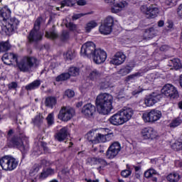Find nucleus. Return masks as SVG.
<instances>
[{
	"label": "nucleus",
	"mask_w": 182,
	"mask_h": 182,
	"mask_svg": "<svg viewBox=\"0 0 182 182\" xmlns=\"http://www.w3.org/2000/svg\"><path fill=\"white\" fill-rule=\"evenodd\" d=\"M112 103L113 96L112 95L107 93L100 94L95 100L97 112L100 114H109L113 109Z\"/></svg>",
	"instance_id": "nucleus-1"
},
{
	"label": "nucleus",
	"mask_w": 182,
	"mask_h": 182,
	"mask_svg": "<svg viewBox=\"0 0 182 182\" xmlns=\"http://www.w3.org/2000/svg\"><path fill=\"white\" fill-rule=\"evenodd\" d=\"M134 114V111L132 108L124 107L119 112L112 115L109 121L113 126H122L127 122H129L132 119Z\"/></svg>",
	"instance_id": "nucleus-2"
},
{
	"label": "nucleus",
	"mask_w": 182,
	"mask_h": 182,
	"mask_svg": "<svg viewBox=\"0 0 182 182\" xmlns=\"http://www.w3.org/2000/svg\"><path fill=\"white\" fill-rule=\"evenodd\" d=\"M19 161L14 156H5L0 159V166L5 171H12L18 167Z\"/></svg>",
	"instance_id": "nucleus-3"
},
{
	"label": "nucleus",
	"mask_w": 182,
	"mask_h": 182,
	"mask_svg": "<svg viewBox=\"0 0 182 182\" xmlns=\"http://www.w3.org/2000/svg\"><path fill=\"white\" fill-rule=\"evenodd\" d=\"M25 136L23 134H18L14 136L10 140V143H11L12 146H16L18 147L22 153H25V151H28L29 149V144L26 141H24Z\"/></svg>",
	"instance_id": "nucleus-4"
},
{
	"label": "nucleus",
	"mask_w": 182,
	"mask_h": 182,
	"mask_svg": "<svg viewBox=\"0 0 182 182\" xmlns=\"http://www.w3.org/2000/svg\"><path fill=\"white\" fill-rule=\"evenodd\" d=\"M161 112L156 109H151L149 112H144L142 114V119L145 123H154L161 119Z\"/></svg>",
	"instance_id": "nucleus-5"
},
{
	"label": "nucleus",
	"mask_w": 182,
	"mask_h": 182,
	"mask_svg": "<svg viewBox=\"0 0 182 182\" xmlns=\"http://www.w3.org/2000/svg\"><path fill=\"white\" fill-rule=\"evenodd\" d=\"M140 11L146 15L147 19H154V18H156L159 12V7L154 4H151L149 6L143 5L140 7Z\"/></svg>",
	"instance_id": "nucleus-6"
},
{
	"label": "nucleus",
	"mask_w": 182,
	"mask_h": 182,
	"mask_svg": "<svg viewBox=\"0 0 182 182\" xmlns=\"http://www.w3.org/2000/svg\"><path fill=\"white\" fill-rule=\"evenodd\" d=\"M4 25L2 31H4L6 35H9L11 33L14 32V31L18 29L19 21L15 17H10L9 19L5 21Z\"/></svg>",
	"instance_id": "nucleus-7"
},
{
	"label": "nucleus",
	"mask_w": 182,
	"mask_h": 182,
	"mask_svg": "<svg viewBox=\"0 0 182 182\" xmlns=\"http://www.w3.org/2000/svg\"><path fill=\"white\" fill-rule=\"evenodd\" d=\"M162 95L171 99H178V90L171 84H166L161 90Z\"/></svg>",
	"instance_id": "nucleus-8"
},
{
	"label": "nucleus",
	"mask_w": 182,
	"mask_h": 182,
	"mask_svg": "<svg viewBox=\"0 0 182 182\" xmlns=\"http://www.w3.org/2000/svg\"><path fill=\"white\" fill-rule=\"evenodd\" d=\"M96 45L92 41H87L81 48V54L87 56V58H92L95 51L96 50Z\"/></svg>",
	"instance_id": "nucleus-9"
},
{
	"label": "nucleus",
	"mask_w": 182,
	"mask_h": 182,
	"mask_svg": "<svg viewBox=\"0 0 182 182\" xmlns=\"http://www.w3.org/2000/svg\"><path fill=\"white\" fill-rule=\"evenodd\" d=\"M75 114V109L63 107L58 114V119L63 122H69Z\"/></svg>",
	"instance_id": "nucleus-10"
},
{
	"label": "nucleus",
	"mask_w": 182,
	"mask_h": 182,
	"mask_svg": "<svg viewBox=\"0 0 182 182\" xmlns=\"http://www.w3.org/2000/svg\"><path fill=\"white\" fill-rule=\"evenodd\" d=\"M105 4H109V5H112L111 8V12L112 14H119L121 11H123L124 8L127 6L128 4L125 1H121L119 3H116V0H104Z\"/></svg>",
	"instance_id": "nucleus-11"
},
{
	"label": "nucleus",
	"mask_w": 182,
	"mask_h": 182,
	"mask_svg": "<svg viewBox=\"0 0 182 182\" xmlns=\"http://www.w3.org/2000/svg\"><path fill=\"white\" fill-rule=\"evenodd\" d=\"M92 57L95 63L100 65V63H104L106 61V59H107V53L100 48H97Z\"/></svg>",
	"instance_id": "nucleus-12"
},
{
	"label": "nucleus",
	"mask_w": 182,
	"mask_h": 182,
	"mask_svg": "<svg viewBox=\"0 0 182 182\" xmlns=\"http://www.w3.org/2000/svg\"><path fill=\"white\" fill-rule=\"evenodd\" d=\"M121 149L120 143L117 141L112 143L106 152V157L109 159H114L120 152Z\"/></svg>",
	"instance_id": "nucleus-13"
},
{
	"label": "nucleus",
	"mask_w": 182,
	"mask_h": 182,
	"mask_svg": "<svg viewBox=\"0 0 182 182\" xmlns=\"http://www.w3.org/2000/svg\"><path fill=\"white\" fill-rule=\"evenodd\" d=\"M160 99H161V95H160L159 92H152L146 98L144 101L139 102V106H141V104H140L141 102H143L146 106H154L156 103L160 102Z\"/></svg>",
	"instance_id": "nucleus-14"
},
{
	"label": "nucleus",
	"mask_w": 182,
	"mask_h": 182,
	"mask_svg": "<svg viewBox=\"0 0 182 182\" xmlns=\"http://www.w3.org/2000/svg\"><path fill=\"white\" fill-rule=\"evenodd\" d=\"M141 134L146 140L150 139L151 140H156L159 137V133L153 127L144 128L141 130Z\"/></svg>",
	"instance_id": "nucleus-15"
},
{
	"label": "nucleus",
	"mask_w": 182,
	"mask_h": 182,
	"mask_svg": "<svg viewBox=\"0 0 182 182\" xmlns=\"http://www.w3.org/2000/svg\"><path fill=\"white\" fill-rule=\"evenodd\" d=\"M81 112L85 117H92L96 113V107L91 103L86 104L82 107Z\"/></svg>",
	"instance_id": "nucleus-16"
},
{
	"label": "nucleus",
	"mask_w": 182,
	"mask_h": 182,
	"mask_svg": "<svg viewBox=\"0 0 182 182\" xmlns=\"http://www.w3.org/2000/svg\"><path fill=\"white\" fill-rule=\"evenodd\" d=\"M124 60H126V55H124L123 52L118 51L114 55L112 59L111 60V63H112V65L119 66V65L124 63Z\"/></svg>",
	"instance_id": "nucleus-17"
},
{
	"label": "nucleus",
	"mask_w": 182,
	"mask_h": 182,
	"mask_svg": "<svg viewBox=\"0 0 182 182\" xmlns=\"http://www.w3.org/2000/svg\"><path fill=\"white\" fill-rule=\"evenodd\" d=\"M2 60L5 65H12L13 62L18 63V55L13 53H6L4 54Z\"/></svg>",
	"instance_id": "nucleus-18"
},
{
	"label": "nucleus",
	"mask_w": 182,
	"mask_h": 182,
	"mask_svg": "<svg viewBox=\"0 0 182 182\" xmlns=\"http://www.w3.org/2000/svg\"><path fill=\"white\" fill-rule=\"evenodd\" d=\"M42 33L39 30L32 29L28 36L29 42H38L42 39Z\"/></svg>",
	"instance_id": "nucleus-19"
},
{
	"label": "nucleus",
	"mask_w": 182,
	"mask_h": 182,
	"mask_svg": "<svg viewBox=\"0 0 182 182\" xmlns=\"http://www.w3.org/2000/svg\"><path fill=\"white\" fill-rule=\"evenodd\" d=\"M68 134H69L68 127H65L55 134V139L58 140V141H63V140H66Z\"/></svg>",
	"instance_id": "nucleus-20"
},
{
	"label": "nucleus",
	"mask_w": 182,
	"mask_h": 182,
	"mask_svg": "<svg viewBox=\"0 0 182 182\" xmlns=\"http://www.w3.org/2000/svg\"><path fill=\"white\" fill-rule=\"evenodd\" d=\"M16 65L21 72H31L29 65H28L26 60H25V58H23L19 63L17 61Z\"/></svg>",
	"instance_id": "nucleus-21"
},
{
	"label": "nucleus",
	"mask_w": 182,
	"mask_h": 182,
	"mask_svg": "<svg viewBox=\"0 0 182 182\" xmlns=\"http://www.w3.org/2000/svg\"><path fill=\"white\" fill-rule=\"evenodd\" d=\"M102 76H103V73L102 72L98 70H93L90 73L88 78L93 82H96V80H99Z\"/></svg>",
	"instance_id": "nucleus-22"
},
{
	"label": "nucleus",
	"mask_w": 182,
	"mask_h": 182,
	"mask_svg": "<svg viewBox=\"0 0 182 182\" xmlns=\"http://www.w3.org/2000/svg\"><path fill=\"white\" fill-rule=\"evenodd\" d=\"M0 16L3 18L4 22L11 18V10L8 9V6H4L0 10Z\"/></svg>",
	"instance_id": "nucleus-23"
},
{
	"label": "nucleus",
	"mask_w": 182,
	"mask_h": 182,
	"mask_svg": "<svg viewBox=\"0 0 182 182\" xmlns=\"http://www.w3.org/2000/svg\"><path fill=\"white\" fill-rule=\"evenodd\" d=\"M56 103H58V100L55 97L49 96L46 98L45 106H46V107L53 109V106H56Z\"/></svg>",
	"instance_id": "nucleus-24"
},
{
	"label": "nucleus",
	"mask_w": 182,
	"mask_h": 182,
	"mask_svg": "<svg viewBox=\"0 0 182 182\" xmlns=\"http://www.w3.org/2000/svg\"><path fill=\"white\" fill-rule=\"evenodd\" d=\"M24 59L26 60V63L28 65V68L31 70L32 68L38 66V59L35 57H24Z\"/></svg>",
	"instance_id": "nucleus-25"
},
{
	"label": "nucleus",
	"mask_w": 182,
	"mask_h": 182,
	"mask_svg": "<svg viewBox=\"0 0 182 182\" xmlns=\"http://www.w3.org/2000/svg\"><path fill=\"white\" fill-rule=\"evenodd\" d=\"M113 28L102 23L99 28V31L102 35H110L112 33Z\"/></svg>",
	"instance_id": "nucleus-26"
},
{
	"label": "nucleus",
	"mask_w": 182,
	"mask_h": 182,
	"mask_svg": "<svg viewBox=\"0 0 182 182\" xmlns=\"http://www.w3.org/2000/svg\"><path fill=\"white\" fill-rule=\"evenodd\" d=\"M105 132L106 129H102L101 133L97 134L96 144H97V143H106Z\"/></svg>",
	"instance_id": "nucleus-27"
},
{
	"label": "nucleus",
	"mask_w": 182,
	"mask_h": 182,
	"mask_svg": "<svg viewBox=\"0 0 182 182\" xmlns=\"http://www.w3.org/2000/svg\"><path fill=\"white\" fill-rule=\"evenodd\" d=\"M86 136L90 143L92 144H96L97 134H95L94 132H90L87 134Z\"/></svg>",
	"instance_id": "nucleus-28"
},
{
	"label": "nucleus",
	"mask_w": 182,
	"mask_h": 182,
	"mask_svg": "<svg viewBox=\"0 0 182 182\" xmlns=\"http://www.w3.org/2000/svg\"><path fill=\"white\" fill-rule=\"evenodd\" d=\"M166 180L170 182H178L180 181V175L177 173H171L167 176Z\"/></svg>",
	"instance_id": "nucleus-29"
},
{
	"label": "nucleus",
	"mask_w": 182,
	"mask_h": 182,
	"mask_svg": "<svg viewBox=\"0 0 182 182\" xmlns=\"http://www.w3.org/2000/svg\"><path fill=\"white\" fill-rule=\"evenodd\" d=\"M132 72V68L129 66L122 67L121 69H119L117 73V75H119L120 76H126L127 75H129V73Z\"/></svg>",
	"instance_id": "nucleus-30"
},
{
	"label": "nucleus",
	"mask_w": 182,
	"mask_h": 182,
	"mask_svg": "<svg viewBox=\"0 0 182 182\" xmlns=\"http://www.w3.org/2000/svg\"><path fill=\"white\" fill-rule=\"evenodd\" d=\"M169 66L175 68V69H180V68H181V63L180 62V59L173 58L170 60Z\"/></svg>",
	"instance_id": "nucleus-31"
},
{
	"label": "nucleus",
	"mask_w": 182,
	"mask_h": 182,
	"mask_svg": "<svg viewBox=\"0 0 182 182\" xmlns=\"http://www.w3.org/2000/svg\"><path fill=\"white\" fill-rule=\"evenodd\" d=\"M38 86H41L40 80H35L33 82L28 84L26 86V90H33V89L38 88Z\"/></svg>",
	"instance_id": "nucleus-32"
},
{
	"label": "nucleus",
	"mask_w": 182,
	"mask_h": 182,
	"mask_svg": "<svg viewBox=\"0 0 182 182\" xmlns=\"http://www.w3.org/2000/svg\"><path fill=\"white\" fill-rule=\"evenodd\" d=\"M68 79H70V74L69 73H64L57 76L55 80L56 82H65Z\"/></svg>",
	"instance_id": "nucleus-33"
},
{
	"label": "nucleus",
	"mask_w": 182,
	"mask_h": 182,
	"mask_svg": "<svg viewBox=\"0 0 182 182\" xmlns=\"http://www.w3.org/2000/svg\"><path fill=\"white\" fill-rule=\"evenodd\" d=\"M52 174H55V170L50 168H47L46 171L41 172L40 178H46L47 177H49V176H52Z\"/></svg>",
	"instance_id": "nucleus-34"
},
{
	"label": "nucleus",
	"mask_w": 182,
	"mask_h": 182,
	"mask_svg": "<svg viewBox=\"0 0 182 182\" xmlns=\"http://www.w3.org/2000/svg\"><path fill=\"white\" fill-rule=\"evenodd\" d=\"M156 33H157V31L153 27L145 30V36H147V38H154V36H156Z\"/></svg>",
	"instance_id": "nucleus-35"
},
{
	"label": "nucleus",
	"mask_w": 182,
	"mask_h": 182,
	"mask_svg": "<svg viewBox=\"0 0 182 182\" xmlns=\"http://www.w3.org/2000/svg\"><path fill=\"white\" fill-rule=\"evenodd\" d=\"M100 85V89H108V87H110V79L107 77L103 78Z\"/></svg>",
	"instance_id": "nucleus-36"
},
{
	"label": "nucleus",
	"mask_w": 182,
	"mask_h": 182,
	"mask_svg": "<svg viewBox=\"0 0 182 182\" xmlns=\"http://www.w3.org/2000/svg\"><path fill=\"white\" fill-rule=\"evenodd\" d=\"M105 25L109 26V28H113L114 25V18L112 16H108L103 21Z\"/></svg>",
	"instance_id": "nucleus-37"
},
{
	"label": "nucleus",
	"mask_w": 182,
	"mask_h": 182,
	"mask_svg": "<svg viewBox=\"0 0 182 182\" xmlns=\"http://www.w3.org/2000/svg\"><path fill=\"white\" fill-rule=\"evenodd\" d=\"M91 163L92 164H101L102 166H107V162L100 158H92L91 159Z\"/></svg>",
	"instance_id": "nucleus-38"
},
{
	"label": "nucleus",
	"mask_w": 182,
	"mask_h": 182,
	"mask_svg": "<svg viewBox=\"0 0 182 182\" xmlns=\"http://www.w3.org/2000/svg\"><path fill=\"white\" fill-rule=\"evenodd\" d=\"M46 38H50V39H56L58 38V33L55 31V26H53L52 29L50 32L46 33Z\"/></svg>",
	"instance_id": "nucleus-39"
},
{
	"label": "nucleus",
	"mask_w": 182,
	"mask_h": 182,
	"mask_svg": "<svg viewBox=\"0 0 182 182\" xmlns=\"http://www.w3.org/2000/svg\"><path fill=\"white\" fill-rule=\"evenodd\" d=\"M11 49V44L8 41L0 43V52H6Z\"/></svg>",
	"instance_id": "nucleus-40"
},
{
	"label": "nucleus",
	"mask_w": 182,
	"mask_h": 182,
	"mask_svg": "<svg viewBox=\"0 0 182 182\" xmlns=\"http://www.w3.org/2000/svg\"><path fill=\"white\" fill-rule=\"evenodd\" d=\"M43 23V18L42 17H38L34 23V27L33 29L35 31H39L41 29V25Z\"/></svg>",
	"instance_id": "nucleus-41"
},
{
	"label": "nucleus",
	"mask_w": 182,
	"mask_h": 182,
	"mask_svg": "<svg viewBox=\"0 0 182 182\" xmlns=\"http://www.w3.org/2000/svg\"><path fill=\"white\" fill-rule=\"evenodd\" d=\"M76 4V0H63L61 1L60 8H65V6H73Z\"/></svg>",
	"instance_id": "nucleus-42"
},
{
	"label": "nucleus",
	"mask_w": 182,
	"mask_h": 182,
	"mask_svg": "<svg viewBox=\"0 0 182 182\" xmlns=\"http://www.w3.org/2000/svg\"><path fill=\"white\" fill-rule=\"evenodd\" d=\"M96 26H97V22L95 21H91L86 24L85 31L87 32H90V31H92V29L94 28H96Z\"/></svg>",
	"instance_id": "nucleus-43"
},
{
	"label": "nucleus",
	"mask_w": 182,
	"mask_h": 182,
	"mask_svg": "<svg viewBox=\"0 0 182 182\" xmlns=\"http://www.w3.org/2000/svg\"><path fill=\"white\" fill-rule=\"evenodd\" d=\"M79 72V68L76 67H71L68 70V73L70 74V76H78Z\"/></svg>",
	"instance_id": "nucleus-44"
},
{
	"label": "nucleus",
	"mask_w": 182,
	"mask_h": 182,
	"mask_svg": "<svg viewBox=\"0 0 182 182\" xmlns=\"http://www.w3.org/2000/svg\"><path fill=\"white\" fill-rule=\"evenodd\" d=\"M157 174V171L153 168H150L145 171L144 176L146 178H150V177H153V176H156Z\"/></svg>",
	"instance_id": "nucleus-45"
},
{
	"label": "nucleus",
	"mask_w": 182,
	"mask_h": 182,
	"mask_svg": "<svg viewBox=\"0 0 182 182\" xmlns=\"http://www.w3.org/2000/svg\"><path fill=\"white\" fill-rule=\"evenodd\" d=\"M182 120L180 118H176L173 120L171 121L169 126L170 127H177L181 124Z\"/></svg>",
	"instance_id": "nucleus-46"
},
{
	"label": "nucleus",
	"mask_w": 182,
	"mask_h": 182,
	"mask_svg": "<svg viewBox=\"0 0 182 182\" xmlns=\"http://www.w3.org/2000/svg\"><path fill=\"white\" fill-rule=\"evenodd\" d=\"M47 123L48 126H52L53 123H55L54 119H53V113H50L46 117Z\"/></svg>",
	"instance_id": "nucleus-47"
},
{
	"label": "nucleus",
	"mask_w": 182,
	"mask_h": 182,
	"mask_svg": "<svg viewBox=\"0 0 182 182\" xmlns=\"http://www.w3.org/2000/svg\"><path fill=\"white\" fill-rule=\"evenodd\" d=\"M43 122V119H42V117H41V115H37L33 119V123L36 126H39V124H41Z\"/></svg>",
	"instance_id": "nucleus-48"
},
{
	"label": "nucleus",
	"mask_w": 182,
	"mask_h": 182,
	"mask_svg": "<svg viewBox=\"0 0 182 182\" xmlns=\"http://www.w3.org/2000/svg\"><path fill=\"white\" fill-rule=\"evenodd\" d=\"M166 5L168 6H170L171 8L173 6H176L177 5V1L176 0H166L165 1Z\"/></svg>",
	"instance_id": "nucleus-49"
},
{
	"label": "nucleus",
	"mask_w": 182,
	"mask_h": 182,
	"mask_svg": "<svg viewBox=\"0 0 182 182\" xmlns=\"http://www.w3.org/2000/svg\"><path fill=\"white\" fill-rule=\"evenodd\" d=\"M65 26L70 31H76L77 28V26L72 22L67 23Z\"/></svg>",
	"instance_id": "nucleus-50"
},
{
	"label": "nucleus",
	"mask_w": 182,
	"mask_h": 182,
	"mask_svg": "<svg viewBox=\"0 0 182 182\" xmlns=\"http://www.w3.org/2000/svg\"><path fill=\"white\" fill-rule=\"evenodd\" d=\"M65 57L68 60H72L75 58V53L72 50H68L65 53Z\"/></svg>",
	"instance_id": "nucleus-51"
},
{
	"label": "nucleus",
	"mask_w": 182,
	"mask_h": 182,
	"mask_svg": "<svg viewBox=\"0 0 182 182\" xmlns=\"http://www.w3.org/2000/svg\"><path fill=\"white\" fill-rule=\"evenodd\" d=\"M132 174V171L130 170H124L121 172V176L122 177H124L125 178H127L130 175Z\"/></svg>",
	"instance_id": "nucleus-52"
},
{
	"label": "nucleus",
	"mask_w": 182,
	"mask_h": 182,
	"mask_svg": "<svg viewBox=\"0 0 182 182\" xmlns=\"http://www.w3.org/2000/svg\"><path fill=\"white\" fill-rule=\"evenodd\" d=\"M62 41H68L69 39V33L66 31H63L61 34Z\"/></svg>",
	"instance_id": "nucleus-53"
},
{
	"label": "nucleus",
	"mask_w": 182,
	"mask_h": 182,
	"mask_svg": "<svg viewBox=\"0 0 182 182\" xmlns=\"http://www.w3.org/2000/svg\"><path fill=\"white\" fill-rule=\"evenodd\" d=\"M114 135L113 133L105 134V141H110V140H113Z\"/></svg>",
	"instance_id": "nucleus-54"
},
{
	"label": "nucleus",
	"mask_w": 182,
	"mask_h": 182,
	"mask_svg": "<svg viewBox=\"0 0 182 182\" xmlns=\"http://www.w3.org/2000/svg\"><path fill=\"white\" fill-rule=\"evenodd\" d=\"M85 15H87V14H74L73 16V21H76L77 19H79L80 18H82V16H85Z\"/></svg>",
	"instance_id": "nucleus-55"
},
{
	"label": "nucleus",
	"mask_w": 182,
	"mask_h": 182,
	"mask_svg": "<svg viewBox=\"0 0 182 182\" xmlns=\"http://www.w3.org/2000/svg\"><path fill=\"white\" fill-rule=\"evenodd\" d=\"M65 96H68V97H73V96H75V92L71 90H68L65 91Z\"/></svg>",
	"instance_id": "nucleus-56"
},
{
	"label": "nucleus",
	"mask_w": 182,
	"mask_h": 182,
	"mask_svg": "<svg viewBox=\"0 0 182 182\" xmlns=\"http://www.w3.org/2000/svg\"><path fill=\"white\" fill-rule=\"evenodd\" d=\"M40 168H41V166H39V164H35L33 166L31 171L32 173H38Z\"/></svg>",
	"instance_id": "nucleus-57"
},
{
	"label": "nucleus",
	"mask_w": 182,
	"mask_h": 182,
	"mask_svg": "<svg viewBox=\"0 0 182 182\" xmlns=\"http://www.w3.org/2000/svg\"><path fill=\"white\" fill-rule=\"evenodd\" d=\"M76 4L80 6H85V5L87 4V2L86 1V0H78V1L76 0Z\"/></svg>",
	"instance_id": "nucleus-58"
},
{
	"label": "nucleus",
	"mask_w": 182,
	"mask_h": 182,
	"mask_svg": "<svg viewBox=\"0 0 182 182\" xmlns=\"http://www.w3.org/2000/svg\"><path fill=\"white\" fill-rule=\"evenodd\" d=\"M177 14L179 18H182V4H180L177 9Z\"/></svg>",
	"instance_id": "nucleus-59"
},
{
	"label": "nucleus",
	"mask_w": 182,
	"mask_h": 182,
	"mask_svg": "<svg viewBox=\"0 0 182 182\" xmlns=\"http://www.w3.org/2000/svg\"><path fill=\"white\" fill-rule=\"evenodd\" d=\"M9 89H16L18 87V84L15 82H12L11 83L9 84Z\"/></svg>",
	"instance_id": "nucleus-60"
},
{
	"label": "nucleus",
	"mask_w": 182,
	"mask_h": 182,
	"mask_svg": "<svg viewBox=\"0 0 182 182\" xmlns=\"http://www.w3.org/2000/svg\"><path fill=\"white\" fill-rule=\"evenodd\" d=\"M41 146L42 147V149H43V151L46 152V153H48V146H47V144L45 143V142H41Z\"/></svg>",
	"instance_id": "nucleus-61"
},
{
	"label": "nucleus",
	"mask_w": 182,
	"mask_h": 182,
	"mask_svg": "<svg viewBox=\"0 0 182 182\" xmlns=\"http://www.w3.org/2000/svg\"><path fill=\"white\" fill-rule=\"evenodd\" d=\"M158 26L161 28V26H164V21H159L158 22Z\"/></svg>",
	"instance_id": "nucleus-62"
},
{
	"label": "nucleus",
	"mask_w": 182,
	"mask_h": 182,
	"mask_svg": "<svg viewBox=\"0 0 182 182\" xmlns=\"http://www.w3.org/2000/svg\"><path fill=\"white\" fill-rule=\"evenodd\" d=\"M134 77H136V74L135 75H131L128 76V80H132V79H134Z\"/></svg>",
	"instance_id": "nucleus-63"
},
{
	"label": "nucleus",
	"mask_w": 182,
	"mask_h": 182,
	"mask_svg": "<svg viewBox=\"0 0 182 182\" xmlns=\"http://www.w3.org/2000/svg\"><path fill=\"white\" fill-rule=\"evenodd\" d=\"M85 181L87 182H99V180H95V181H92V179H87V178H85Z\"/></svg>",
	"instance_id": "nucleus-64"
}]
</instances>
